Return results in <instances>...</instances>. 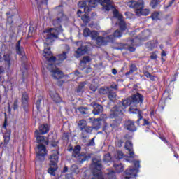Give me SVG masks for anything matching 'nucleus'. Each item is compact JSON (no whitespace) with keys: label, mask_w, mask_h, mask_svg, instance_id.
Masks as SVG:
<instances>
[{"label":"nucleus","mask_w":179,"mask_h":179,"mask_svg":"<svg viewBox=\"0 0 179 179\" xmlns=\"http://www.w3.org/2000/svg\"><path fill=\"white\" fill-rule=\"evenodd\" d=\"M90 61H92L90 56H83V59L80 61V65L83 66L84 65H86L87 62H90Z\"/></svg>","instance_id":"72a5a7b5"},{"label":"nucleus","mask_w":179,"mask_h":179,"mask_svg":"<svg viewBox=\"0 0 179 179\" xmlns=\"http://www.w3.org/2000/svg\"><path fill=\"white\" fill-rule=\"evenodd\" d=\"M145 76H146V78H148V79H150V80H152V82H155V76L152 75L150 73H149V71H146L145 73Z\"/></svg>","instance_id":"8fccbe9b"},{"label":"nucleus","mask_w":179,"mask_h":179,"mask_svg":"<svg viewBox=\"0 0 179 179\" xmlns=\"http://www.w3.org/2000/svg\"><path fill=\"white\" fill-rule=\"evenodd\" d=\"M150 59H152L155 61V59H157V55H155V52L152 53V55L150 56Z\"/></svg>","instance_id":"e2e57ef3"},{"label":"nucleus","mask_w":179,"mask_h":179,"mask_svg":"<svg viewBox=\"0 0 179 179\" xmlns=\"http://www.w3.org/2000/svg\"><path fill=\"white\" fill-rule=\"evenodd\" d=\"M77 110L82 115H87V114H89V108L87 107L80 106L78 107Z\"/></svg>","instance_id":"473e14b6"},{"label":"nucleus","mask_w":179,"mask_h":179,"mask_svg":"<svg viewBox=\"0 0 179 179\" xmlns=\"http://www.w3.org/2000/svg\"><path fill=\"white\" fill-rule=\"evenodd\" d=\"M118 26L121 31H125L127 30V22L122 18L119 20Z\"/></svg>","instance_id":"7c9ffc66"},{"label":"nucleus","mask_w":179,"mask_h":179,"mask_svg":"<svg viewBox=\"0 0 179 179\" xmlns=\"http://www.w3.org/2000/svg\"><path fill=\"white\" fill-rule=\"evenodd\" d=\"M125 174L130 176H126L124 177V179H136V177L138 176V171L135 169H127L125 171Z\"/></svg>","instance_id":"ddd939ff"},{"label":"nucleus","mask_w":179,"mask_h":179,"mask_svg":"<svg viewBox=\"0 0 179 179\" xmlns=\"http://www.w3.org/2000/svg\"><path fill=\"white\" fill-rule=\"evenodd\" d=\"M80 150H82V147L77 145L74 147L72 156L73 157H76L78 160L79 164H83L84 162H87L92 158V154H80Z\"/></svg>","instance_id":"39448f33"},{"label":"nucleus","mask_w":179,"mask_h":179,"mask_svg":"<svg viewBox=\"0 0 179 179\" xmlns=\"http://www.w3.org/2000/svg\"><path fill=\"white\" fill-rule=\"evenodd\" d=\"M72 169H73V171H75L76 173V171H78V165H76V164L72 165Z\"/></svg>","instance_id":"338daca9"},{"label":"nucleus","mask_w":179,"mask_h":179,"mask_svg":"<svg viewBox=\"0 0 179 179\" xmlns=\"http://www.w3.org/2000/svg\"><path fill=\"white\" fill-rule=\"evenodd\" d=\"M124 129L129 131V132H136L138 128L135 126V122L131 120H127L124 123Z\"/></svg>","instance_id":"9d476101"},{"label":"nucleus","mask_w":179,"mask_h":179,"mask_svg":"<svg viewBox=\"0 0 179 179\" xmlns=\"http://www.w3.org/2000/svg\"><path fill=\"white\" fill-rule=\"evenodd\" d=\"M83 22L84 23H89L90 22V17L87 15V13H85L82 17H81Z\"/></svg>","instance_id":"de8ad7c7"},{"label":"nucleus","mask_w":179,"mask_h":179,"mask_svg":"<svg viewBox=\"0 0 179 179\" xmlns=\"http://www.w3.org/2000/svg\"><path fill=\"white\" fill-rule=\"evenodd\" d=\"M63 139L64 141H69V133H64Z\"/></svg>","instance_id":"13d9d810"},{"label":"nucleus","mask_w":179,"mask_h":179,"mask_svg":"<svg viewBox=\"0 0 179 179\" xmlns=\"http://www.w3.org/2000/svg\"><path fill=\"white\" fill-rule=\"evenodd\" d=\"M122 143H124V141L118 140V141H117V147L118 148H122Z\"/></svg>","instance_id":"69168bd1"},{"label":"nucleus","mask_w":179,"mask_h":179,"mask_svg":"<svg viewBox=\"0 0 179 179\" xmlns=\"http://www.w3.org/2000/svg\"><path fill=\"white\" fill-rule=\"evenodd\" d=\"M143 127L150 125V122H149L148 120L146 119H143Z\"/></svg>","instance_id":"680f3d73"},{"label":"nucleus","mask_w":179,"mask_h":179,"mask_svg":"<svg viewBox=\"0 0 179 179\" xmlns=\"http://www.w3.org/2000/svg\"><path fill=\"white\" fill-rule=\"evenodd\" d=\"M99 36V32H97L96 31H92V32H91V36H90V37H91V38H92V40H95V41H96L97 40V38Z\"/></svg>","instance_id":"c03bdc74"},{"label":"nucleus","mask_w":179,"mask_h":179,"mask_svg":"<svg viewBox=\"0 0 179 179\" xmlns=\"http://www.w3.org/2000/svg\"><path fill=\"white\" fill-rule=\"evenodd\" d=\"M150 6L152 9H157L160 6V0H152Z\"/></svg>","instance_id":"e433bc0d"},{"label":"nucleus","mask_w":179,"mask_h":179,"mask_svg":"<svg viewBox=\"0 0 179 179\" xmlns=\"http://www.w3.org/2000/svg\"><path fill=\"white\" fill-rule=\"evenodd\" d=\"M124 148L126 150H128L129 157H131V158L135 157V152H134V145L132 144L131 141H127L125 142Z\"/></svg>","instance_id":"f3484780"},{"label":"nucleus","mask_w":179,"mask_h":179,"mask_svg":"<svg viewBox=\"0 0 179 179\" xmlns=\"http://www.w3.org/2000/svg\"><path fill=\"white\" fill-rule=\"evenodd\" d=\"M110 118H115V119L116 120V121H117V123H115V122H112V123L110 124V127H111L112 128H117V127H118V124H120V122H121V121H122V119L120 121L118 120V117H111V113H110Z\"/></svg>","instance_id":"a19ab883"},{"label":"nucleus","mask_w":179,"mask_h":179,"mask_svg":"<svg viewBox=\"0 0 179 179\" xmlns=\"http://www.w3.org/2000/svg\"><path fill=\"white\" fill-rule=\"evenodd\" d=\"M49 96L51 97L52 100H53L55 103H58L62 101V100L61 99V97L59 96V94H58V93L55 92L50 91Z\"/></svg>","instance_id":"4be33fe9"},{"label":"nucleus","mask_w":179,"mask_h":179,"mask_svg":"<svg viewBox=\"0 0 179 179\" xmlns=\"http://www.w3.org/2000/svg\"><path fill=\"white\" fill-rule=\"evenodd\" d=\"M108 179H115V171H110L108 173Z\"/></svg>","instance_id":"3c124183"},{"label":"nucleus","mask_w":179,"mask_h":179,"mask_svg":"<svg viewBox=\"0 0 179 179\" xmlns=\"http://www.w3.org/2000/svg\"><path fill=\"white\" fill-rule=\"evenodd\" d=\"M136 69H138L136 68V65H135L134 64H131L130 66V71L131 72H136Z\"/></svg>","instance_id":"6e6d98bb"},{"label":"nucleus","mask_w":179,"mask_h":179,"mask_svg":"<svg viewBox=\"0 0 179 179\" xmlns=\"http://www.w3.org/2000/svg\"><path fill=\"white\" fill-rule=\"evenodd\" d=\"M90 106L92 108H93L92 113H94V115H99V114H101L104 110L103 106L95 101L92 102Z\"/></svg>","instance_id":"f8f14e48"},{"label":"nucleus","mask_w":179,"mask_h":179,"mask_svg":"<svg viewBox=\"0 0 179 179\" xmlns=\"http://www.w3.org/2000/svg\"><path fill=\"white\" fill-rule=\"evenodd\" d=\"M4 61H6V62H8V64H9L10 62V57L9 56V55H4Z\"/></svg>","instance_id":"4d7b16f0"},{"label":"nucleus","mask_w":179,"mask_h":179,"mask_svg":"<svg viewBox=\"0 0 179 179\" xmlns=\"http://www.w3.org/2000/svg\"><path fill=\"white\" fill-rule=\"evenodd\" d=\"M113 167L115 169V173H117L118 174L124 171V166H122V164H114Z\"/></svg>","instance_id":"2f4dec72"},{"label":"nucleus","mask_w":179,"mask_h":179,"mask_svg":"<svg viewBox=\"0 0 179 179\" xmlns=\"http://www.w3.org/2000/svg\"><path fill=\"white\" fill-rule=\"evenodd\" d=\"M129 8H132L135 10L136 15L138 13V10H141V9H143L145 8V2L143 0L138 1H131L128 3Z\"/></svg>","instance_id":"6e6552de"},{"label":"nucleus","mask_w":179,"mask_h":179,"mask_svg":"<svg viewBox=\"0 0 179 179\" xmlns=\"http://www.w3.org/2000/svg\"><path fill=\"white\" fill-rule=\"evenodd\" d=\"M145 47H146V48H148V50H150V51H152L153 50V44H152V43H150V42L146 43Z\"/></svg>","instance_id":"864d4df0"},{"label":"nucleus","mask_w":179,"mask_h":179,"mask_svg":"<svg viewBox=\"0 0 179 179\" xmlns=\"http://www.w3.org/2000/svg\"><path fill=\"white\" fill-rule=\"evenodd\" d=\"M57 61H58L57 56L56 57L52 56L48 59V62L49 63L48 64L49 69L51 68H57Z\"/></svg>","instance_id":"393cba45"},{"label":"nucleus","mask_w":179,"mask_h":179,"mask_svg":"<svg viewBox=\"0 0 179 179\" xmlns=\"http://www.w3.org/2000/svg\"><path fill=\"white\" fill-rule=\"evenodd\" d=\"M96 139V137H94L92 139L90 140L88 143L86 144V146H95L96 143L94 142V140Z\"/></svg>","instance_id":"603ef678"},{"label":"nucleus","mask_w":179,"mask_h":179,"mask_svg":"<svg viewBox=\"0 0 179 179\" xmlns=\"http://www.w3.org/2000/svg\"><path fill=\"white\" fill-rule=\"evenodd\" d=\"M92 31H90V29L89 28H85L83 30V36L84 37H90V36L92 35Z\"/></svg>","instance_id":"37998d69"},{"label":"nucleus","mask_w":179,"mask_h":179,"mask_svg":"<svg viewBox=\"0 0 179 179\" xmlns=\"http://www.w3.org/2000/svg\"><path fill=\"white\" fill-rule=\"evenodd\" d=\"M90 168L92 171L93 176L91 179H105L103 176V164H101V160L97 159V158H92V162Z\"/></svg>","instance_id":"20e7f679"},{"label":"nucleus","mask_w":179,"mask_h":179,"mask_svg":"<svg viewBox=\"0 0 179 179\" xmlns=\"http://www.w3.org/2000/svg\"><path fill=\"white\" fill-rule=\"evenodd\" d=\"M100 3L107 12L114 9L113 6V1L111 0H86L81 1L78 3V6L80 9H83L85 13H89L92 10L90 8H96Z\"/></svg>","instance_id":"7ed1b4c3"},{"label":"nucleus","mask_w":179,"mask_h":179,"mask_svg":"<svg viewBox=\"0 0 179 179\" xmlns=\"http://www.w3.org/2000/svg\"><path fill=\"white\" fill-rule=\"evenodd\" d=\"M93 127L87 125L85 129H83V133L87 134L88 135H92V133L93 132Z\"/></svg>","instance_id":"ea45409f"},{"label":"nucleus","mask_w":179,"mask_h":179,"mask_svg":"<svg viewBox=\"0 0 179 179\" xmlns=\"http://www.w3.org/2000/svg\"><path fill=\"white\" fill-rule=\"evenodd\" d=\"M11 134L12 131L10 129H6L5 134H3L4 146H6V145L9 143V141H10Z\"/></svg>","instance_id":"a878e982"},{"label":"nucleus","mask_w":179,"mask_h":179,"mask_svg":"<svg viewBox=\"0 0 179 179\" xmlns=\"http://www.w3.org/2000/svg\"><path fill=\"white\" fill-rule=\"evenodd\" d=\"M96 44L97 45H107V43H110V41H108V38L106 37L103 36H99L96 38Z\"/></svg>","instance_id":"b1692460"},{"label":"nucleus","mask_w":179,"mask_h":179,"mask_svg":"<svg viewBox=\"0 0 179 179\" xmlns=\"http://www.w3.org/2000/svg\"><path fill=\"white\" fill-rule=\"evenodd\" d=\"M58 170V165L56 166H50L48 169V173L50 174V176H55V171Z\"/></svg>","instance_id":"c9c22d12"},{"label":"nucleus","mask_w":179,"mask_h":179,"mask_svg":"<svg viewBox=\"0 0 179 179\" xmlns=\"http://www.w3.org/2000/svg\"><path fill=\"white\" fill-rule=\"evenodd\" d=\"M66 54H68V52H62V53L59 54L57 55V61H65L66 58H68V56H66Z\"/></svg>","instance_id":"4c0bfd02"},{"label":"nucleus","mask_w":179,"mask_h":179,"mask_svg":"<svg viewBox=\"0 0 179 179\" xmlns=\"http://www.w3.org/2000/svg\"><path fill=\"white\" fill-rule=\"evenodd\" d=\"M150 10L148 8H141L137 10L136 16H148L150 13Z\"/></svg>","instance_id":"c756f323"},{"label":"nucleus","mask_w":179,"mask_h":179,"mask_svg":"<svg viewBox=\"0 0 179 179\" xmlns=\"http://www.w3.org/2000/svg\"><path fill=\"white\" fill-rule=\"evenodd\" d=\"M131 113H132V114H137V117H138V120L136 122V123L137 124V125H139V122L141 120H143V116H142V111L138 110V108H135V109H131V108H129Z\"/></svg>","instance_id":"412c9836"},{"label":"nucleus","mask_w":179,"mask_h":179,"mask_svg":"<svg viewBox=\"0 0 179 179\" xmlns=\"http://www.w3.org/2000/svg\"><path fill=\"white\" fill-rule=\"evenodd\" d=\"M55 10L57 13V17L52 20V24L55 28H48L44 30V33H47L46 42L44 43V54L45 57L46 55H48V57L52 55V52H51V47L48 45H52L55 38H58V36L64 31L62 25L61 24L64 20V17H65V14H64V6L60 4L58 6H56Z\"/></svg>","instance_id":"f257e3e1"},{"label":"nucleus","mask_w":179,"mask_h":179,"mask_svg":"<svg viewBox=\"0 0 179 179\" xmlns=\"http://www.w3.org/2000/svg\"><path fill=\"white\" fill-rule=\"evenodd\" d=\"M117 105H115L110 110V117L114 118L117 117L118 121H121L124 117V111L127 107H134L136 106L137 104H142L143 103V95L139 92H136L134 94H132L130 97H128L126 99L116 101Z\"/></svg>","instance_id":"f03ea898"},{"label":"nucleus","mask_w":179,"mask_h":179,"mask_svg":"<svg viewBox=\"0 0 179 179\" xmlns=\"http://www.w3.org/2000/svg\"><path fill=\"white\" fill-rule=\"evenodd\" d=\"M36 159H35V163L37 164L38 163L39 164L41 163H43L44 160H45V156H47V148L44 144H38L37 145V150Z\"/></svg>","instance_id":"423d86ee"},{"label":"nucleus","mask_w":179,"mask_h":179,"mask_svg":"<svg viewBox=\"0 0 179 179\" xmlns=\"http://www.w3.org/2000/svg\"><path fill=\"white\" fill-rule=\"evenodd\" d=\"M49 69L52 73L51 76L54 79H62V71H61L59 68L56 66V68H50Z\"/></svg>","instance_id":"2eb2a0df"},{"label":"nucleus","mask_w":179,"mask_h":179,"mask_svg":"<svg viewBox=\"0 0 179 179\" xmlns=\"http://www.w3.org/2000/svg\"><path fill=\"white\" fill-rule=\"evenodd\" d=\"M110 90H111V88L108 87H101L99 90V93H101V94H108Z\"/></svg>","instance_id":"58836bf2"},{"label":"nucleus","mask_w":179,"mask_h":179,"mask_svg":"<svg viewBox=\"0 0 179 179\" xmlns=\"http://www.w3.org/2000/svg\"><path fill=\"white\" fill-rule=\"evenodd\" d=\"M20 43H22V41L19 40L16 45H15V51L16 53L18 54V55H21V57H23L24 55V48L23 46L20 45Z\"/></svg>","instance_id":"5701e85b"},{"label":"nucleus","mask_w":179,"mask_h":179,"mask_svg":"<svg viewBox=\"0 0 179 179\" xmlns=\"http://www.w3.org/2000/svg\"><path fill=\"white\" fill-rule=\"evenodd\" d=\"M38 131V130H36L34 132V138H36V143H43V145H48L49 141L48 138Z\"/></svg>","instance_id":"1a4fd4ad"},{"label":"nucleus","mask_w":179,"mask_h":179,"mask_svg":"<svg viewBox=\"0 0 179 179\" xmlns=\"http://www.w3.org/2000/svg\"><path fill=\"white\" fill-rule=\"evenodd\" d=\"M21 107H22L24 113L27 114L30 113V100L29 99V94L26 92H22Z\"/></svg>","instance_id":"0eeeda50"},{"label":"nucleus","mask_w":179,"mask_h":179,"mask_svg":"<svg viewBox=\"0 0 179 179\" xmlns=\"http://www.w3.org/2000/svg\"><path fill=\"white\" fill-rule=\"evenodd\" d=\"M90 122H92V127L94 131H99V129L101 127V118H90Z\"/></svg>","instance_id":"4468645a"},{"label":"nucleus","mask_w":179,"mask_h":179,"mask_svg":"<svg viewBox=\"0 0 179 179\" xmlns=\"http://www.w3.org/2000/svg\"><path fill=\"white\" fill-rule=\"evenodd\" d=\"M87 125V122L84 119L79 120L78 122V128L81 131V132H83V130L86 128Z\"/></svg>","instance_id":"cd10ccee"},{"label":"nucleus","mask_w":179,"mask_h":179,"mask_svg":"<svg viewBox=\"0 0 179 179\" xmlns=\"http://www.w3.org/2000/svg\"><path fill=\"white\" fill-rule=\"evenodd\" d=\"M87 51H89V47L87 45L80 46L76 51V58H80V57H82V55H84V54H86Z\"/></svg>","instance_id":"a211bd4d"},{"label":"nucleus","mask_w":179,"mask_h":179,"mask_svg":"<svg viewBox=\"0 0 179 179\" xmlns=\"http://www.w3.org/2000/svg\"><path fill=\"white\" fill-rule=\"evenodd\" d=\"M134 45H135L134 39H130L126 44L123 45L122 48L128 50V51H130V52H135V48H134Z\"/></svg>","instance_id":"6ab92c4d"},{"label":"nucleus","mask_w":179,"mask_h":179,"mask_svg":"<svg viewBox=\"0 0 179 179\" xmlns=\"http://www.w3.org/2000/svg\"><path fill=\"white\" fill-rule=\"evenodd\" d=\"M122 36V31L117 29L115 31L113 34L107 36L108 41L109 43H114L115 41V38H118Z\"/></svg>","instance_id":"dca6fc26"},{"label":"nucleus","mask_w":179,"mask_h":179,"mask_svg":"<svg viewBox=\"0 0 179 179\" xmlns=\"http://www.w3.org/2000/svg\"><path fill=\"white\" fill-rule=\"evenodd\" d=\"M38 131L39 134H41L42 135H45V134H48V132H50V126L47 123L40 124Z\"/></svg>","instance_id":"aec40b11"},{"label":"nucleus","mask_w":179,"mask_h":179,"mask_svg":"<svg viewBox=\"0 0 179 179\" xmlns=\"http://www.w3.org/2000/svg\"><path fill=\"white\" fill-rule=\"evenodd\" d=\"M13 109L14 110V111H16V110H19V101L17 99L14 100L13 104Z\"/></svg>","instance_id":"09e8293b"},{"label":"nucleus","mask_w":179,"mask_h":179,"mask_svg":"<svg viewBox=\"0 0 179 179\" xmlns=\"http://www.w3.org/2000/svg\"><path fill=\"white\" fill-rule=\"evenodd\" d=\"M85 73H90L92 72V69L90 67H87L85 70Z\"/></svg>","instance_id":"774afa93"},{"label":"nucleus","mask_w":179,"mask_h":179,"mask_svg":"<svg viewBox=\"0 0 179 179\" xmlns=\"http://www.w3.org/2000/svg\"><path fill=\"white\" fill-rule=\"evenodd\" d=\"M113 16L116 19H118V20H121V19H122V17H123L122 15H121L120 14V12L118 11V10H113Z\"/></svg>","instance_id":"a18cd8bd"},{"label":"nucleus","mask_w":179,"mask_h":179,"mask_svg":"<svg viewBox=\"0 0 179 179\" xmlns=\"http://www.w3.org/2000/svg\"><path fill=\"white\" fill-rule=\"evenodd\" d=\"M134 168L131 167V168H129V169H135L136 170H137V173H139V169L141 168L140 162L139 161H135L134 162Z\"/></svg>","instance_id":"49530a36"},{"label":"nucleus","mask_w":179,"mask_h":179,"mask_svg":"<svg viewBox=\"0 0 179 179\" xmlns=\"http://www.w3.org/2000/svg\"><path fill=\"white\" fill-rule=\"evenodd\" d=\"M110 160H111V155H110V153H108L106 155H105V158L103 159V162H110Z\"/></svg>","instance_id":"5fc2aeb1"},{"label":"nucleus","mask_w":179,"mask_h":179,"mask_svg":"<svg viewBox=\"0 0 179 179\" xmlns=\"http://www.w3.org/2000/svg\"><path fill=\"white\" fill-rule=\"evenodd\" d=\"M41 101H43V96H39L36 100V106L38 111H40V107L41 106Z\"/></svg>","instance_id":"79ce46f5"},{"label":"nucleus","mask_w":179,"mask_h":179,"mask_svg":"<svg viewBox=\"0 0 179 179\" xmlns=\"http://www.w3.org/2000/svg\"><path fill=\"white\" fill-rule=\"evenodd\" d=\"M7 125H8V117H6V113H5L4 124L3 125V128H6Z\"/></svg>","instance_id":"0e129e2a"},{"label":"nucleus","mask_w":179,"mask_h":179,"mask_svg":"<svg viewBox=\"0 0 179 179\" xmlns=\"http://www.w3.org/2000/svg\"><path fill=\"white\" fill-rule=\"evenodd\" d=\"M108 97L110 101H115L117 100V94L113 90H110L108 94Z\"/></svg>","instance_id":"f704fd0d"},{"label":"nucleus","mask_w":179,"mask_h":179,"mask_svg":"<svg viewBox=\"0 0 179 179\" xmlns=\"http://www.w3.org/2000/svg\"><path fill=\"white\" fill-rule=\"evenodd\" d=\"M59 159V151L57 150L55 152L49 156V166H58V159Z\"/></svg>","instance_id":"9b49d317"},{"label":"nucleus","mask_w":179,"mask_h":179,"mask_svg":"<svg viewBox=\"0 0 179 179\" xmlns=\"http://www.w3.org/2000/svg\"><path fill=\"white\" fill-rule=\"evenodd\" d=\"M124 157V153L122 151L117 152V158L121 160Z\"/></svg>","instance_id":"052dcab7"},{"label":"nucleus","mask_w":179,"mask_h":179,"mask_svg":"<svg viewBox=\"0 0 179 179\" xmlns=\"http://www.w3.org/2000/svg\"><path fill=\"white\" fill-rule=\"evenodd\" d=\"M86 83L84 82H81L79 83L78 86L76 89V93L78 94V96H80V94H83V92H85V85Z\"/></svg>","instance_id":"bb28decb"},{"label":"nucleus","mask_w":179,"mask_h":179,"mask_svg":"<svg viewBox=\"0 0 179 179\" xmlns=\"http://www.w3.org/2000/svg\"><path fill=\"white\" fill-rule=\"evenodd\" d=\"M6 16H7V23H8V24H12V23H13V19L15 17V14L13 13H12V11H8L6 13Z\"/></svg>","instance_id":"c85d7f7f"},{"label":"nucleus","mask_w":179,"mask_h":179,"mask_svg":"<svg viewBox=\"0 0 179 179\" xmlns=\"http://www.w3.org/2000/svg\"><path fill=\"white\" fill-rule=\"evenodd\" d=\"M124 139H128L129 141L132 139V135L130 133H127L124 136Z\"/></svg>","instance_id":"bf43d9fd"}]
</instances>
